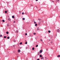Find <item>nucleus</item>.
<instances>
[{"label":"nucleus","instance_id":"1","mask_svg":"<svg viewBox=\"0 0 60 60\" xmlns=\"http://www.w3.org/2000/svg\"><path fill=\"white\" fill-rule=\"evenodd\" d=\"M41 24V22H39L38 23V24L39 25H40Z\"/></svg>","mask_w":60,"mask_h":60},{"label":"nucleus","instance_id":"2","mask_svg":"<svg viewBox=\"0 0 60 60\" xmlns=\"http://www.w3.org/2000/svg\"><path fill=\"white\" fill-rule=\"evenodd\" d=\"M18 52L19 53H20V49H19L18 50Z\"/></svg>","mask_w":60,"mask_h":60},{"label":"nucleus","instance_id":"3","mask_svg":"<svg viewBox=\"0 0 60 60\" xmlns=\"http://www.w3.org/2000/svg\"><path fill=\"white\" fill-rule=\"evenodd\" d=\"M42 52V50H40V53H41Z\"/></svg>","mask_w":60,"mask_h":60},{"label":"nucleus","instance_id":"4","mask_svg":"<svg viewBox=\"0 0 60 60\" xmlns=\"http://www.w3.org/2000/svg\"><path fill=\"white\" fill-rule=\"evenodd\" d=\"M57 32H60V31H59V29H58V30L57 31Z\"/></svg>","mask_w":60,"mask_h":60},{"label":"nucleus","instance_id":"5","mask_svg":"<svg viewBox=\"0 0 60 60\" xmlns=\"http://www.w3.org/2000/svg\"><path fill=\"white\" fill-rule=\"evenodd\" d=\"M57 57H60V55H59L57 56Z\"/></svg>","mask_w":60,"mask_h":60},{"label":"nucleus","instance_id":"6","mask_svg":"<svg viewBox=\"0 0 60 60\" xmlns=\"http://www.w3.org/2000/svg\"><path fill=\"white\" fill-rule=\"evenodd\" d=\"M8 20L9 21H11V19H10V18H8Z\"/></svg>","mask_w":60,"mask_h":60},{"label":"nucleus","instance_id":"7","mask_svg":"<svg viewBox=\"0 0 60 60\" xmlns=\"http://www.w3.org/2000/svg\"><path fill=\"white\" fill-rule=\"evenodd\" d=\"M12 18H13V19L15 17H14V16H12Z\"/></svg>","mask_w":60,"mask_h":60},{"label":"nucleus","instance_id":"8","mask_svg":"<svg viewBox=\"0 0 60 60\" xmlns=\"http://www.w3.org/2000/svg\"><path fill=\"white\" fill-rule=\"evenodd\" d=\"M7 38L8 39H10V37H7Z\"/></svg>","mask_w":60,"mask_h":60},{"label":"nucleus","instance_id":"9","mask_svg":"<svg viewBox=\"0 0 60 60\" xmlns=\"http://www.w3.org/2000/svg\"><path fill=\"white\" fill-rule=\"evenodd\" d=\"M5 13H7V11H5Z\"/></svg>","mask_w":60,"mask_h":60},{"label":"nucleus","instance_id":"10","mask_svg":"<svg viewBox=\"0 0 60 60\" xmlns=\"http://www.w3.org/2000/svg\"><path fill=\"white\" fill-rule=\"evenodd\" d=\"M40 57H42V56H41V55H40Z\"/></svg>","mask_w":60,"mask_h":60},{"label":"nucleus","instance_id":"11","mask_svg":"<svg viewBox=\"0 0 60 60\" xmlns=\"http://www.w3.org/2000/svg\"><path fill=\"white\" fill-rule=\"evenodd\" d=\"M22 44V42H21L20 43V45H21Z\"/></svg>","mask_w":60,"mask_h":60},{"label":"nucleus","instance_id":"12","mask_svg":"<svg viewBox=\"0 0 60 60\" xmlns=\"http://www.w3.org/2000/svg\"><path fill=\"white\" fill-rule=\"evenodd\" d=\"M6 34H9V32H6Z\"/></svg>","mask_w":60,"mask_h":60},{"label":"nucleus","instance_id":"13","mask_svg":"<svg viewBox=\"0 0 60 60\" xmlns=\"http://www.w3.org/2000/svg\"><path fill=\"white\" fill-rule=\"evenodd\" d=\"M38 20L40 21V20H41V19H38Z\"/></svg>","mask_w":60,"mask_h":60},{"label":"nucleus","instance_id":"14","mask_svg":"<svg viewBox=\"0 0 60 60\" xmlns=\"http://www.w3.org/2000/svg\"><path fill=\"white\" fill-rule=\"evenodd\" d=\"M4 38H6V36H4Z\"/></svg>","mask_w":60,"mask_h":60},{"label":"nucleus","instance_id":"15","mask_svg":"<svg viewBox=\"0 0 60 60\" xmlns=\"http://www.w3.org/2000/svg\"><path fill=\"white\" fill-rule=\"evenodd\" d=\"M37 26V24H36L35 25V26Z\"/></svg>","mask_w":60,"mask_h":60},{"label":"nucleus","instance_id":"16","mask_svg":"<svg viewBox=\"0 0 60 60\" xmlns=\"http://www.w3.org/2000/svg\"><path fill=\"white\" fill-rule=\"evenodd\" d=\"M16 32L17 33H18V30H16Z\"/></svg>","mask_w":60,"mask_h":60},{"label":"nucleus","instance_id":"17","mask_svg":"<svg viewBox=\"0 0 60 60\" xmlns=\"http://www.w3.org/2000/svg\"><path fill=\"white\" fill-rule=\"evenodd\" d=\"M14 42H16V40H14Z\"/></svg>","mask_w":60,"mask_h":60},{"label":"nucleus","instance_id":"18","mask_svg":"<svg viewBox=\"0 0 60 60\" xmlns=\"http://www.w3.org/2000/svg\"><path fill=\"white\" fill-rule=\"evenodd\" d=\"M34 48H32V50H34Z\"/></svg>","mask_w":60,"mask_h":60},{"label":"nucleus","instance_id":"19","mask_svg":"<svg viewBox=\"0 0 60 60\" xmlns=\"http://www.w3.org/2000/svg\"><path fill=\"white\" fill-rule=\"evenodd\" d=\"M23 20H25V19L24 18H22Z\"/></svg>","mask_w":60,"mask_h":60},{"label":"nucleus","instance_id":"20","mask_svg":"<svg viewBox=\"0 0 60 60\" xmlns=\"http://www.w3.org/2000/svg\"><path fill=\"white\" fill-rule=\"evenodd\" d=\"M2 21L3 22H4V20H3Z\"/></svg>","mask_w":60,"mask_h":60},{"label":"nucleus","instance_id":"21","mask_svg":"<svg viewBox=\"0 0 60 60\" xmlns=\"http://www.w3.org/2000/svg\"><path fill=\"white\" fill-rule=\"evenodd\" d=\"M41 59H44V58H43V57H42V58H41Z\"/></svg>","mask_w":60,"mask_h":60},{"label":"nucleus","instance_id":"22","mask_svg":"<svg viewBox=\"0 0 60 60\" xmlns=\"http://www.w3.org/2000/svg\"><path fill=\"white\" fill-rule=\"evenodd\" d=\"M48 32H49V33H50V30H49V31H48Z\"/></svg>","mask_w":60,"mask_h":60},{"label":"nucleus","instance_id":"23","mask_svg":"<svg viewBox=\"0 0 60 60\" xmlns=\"http://www.w3.org/2000/svg\"><path fill=\"white\" fill-rule=\"evenodd\" d=\"M38 45H36V47H38Z\"/></svg>","mask_w":60,"mask_h":60},{"label":"nucleus","instance_id":"24","mask_svg":"<svg viewBox=\"0 0 60 60\" xmlns=\"http://www.w3.org/2000/svg\"><path fill=\"white\" fill-rule=\"evenodd\" d=\"M37 30H39V28H37Z\"/></svg>","mask_w":60,"mask_h":60},{"label":"nucleus","instance_id":"25","mask_svg":"<svg viewBox=\"0 0 60 60\" xmlns=\"http://www.w3.org/2000/svg\"><path fill=\"white\" fill-rule=\"evenodd\" d=\"M27 33H26V34H25V35H27Z\"/></svg>","mask_w":60,"mask_h":60},{"label":"nucleus","instance_id":"26","mask_svg":"<svg viewBox=\"0 0 60 60\" xmlns=\"http://www.w3.org/2000/svg\"><path fill=\"white\" fill-rule=\"evenodd\" d=\"M0 37H2V35H0Z\"/></svg>","mask_w":60,"mask_h":60},{"label":"nucleus","instance_id":"27","mask_svg":"<svg viewBox=\"0 0 60 60\" xmlns=\"http://www.w3.org/2000/svg\"><path fill=\"white\" fill-rule=\"evenodd\" d=\"M34 35L36 34V33H34Z\"/></svg>","mask_w":60,"mask_h":60},{"label":"nucleus","instance_id":"28","mask_svg":"<svg viewBox=\"0 0 60 60\" xmlns=\"http://www.w3.org/2000/svg\"><path fill=\"white\" fill-rule=\"evenodd\" d=\"M40 40L41 41H42V40L41 39Z\"/></svg>","mask_w":60,"mask_h":60},{"label":"nucleus","instance_id":"29","mask_svg":"<svg viewBox=\"0 0 60 60\" xmlns=\"http://www.w3.org/2000/svg\"><path fill=\"white\" fill-rule=\"evenodd\" d=\"M27 42H26V43H25V44H27Z\"/></svg>","mask_w":60,"mask_h":60},{"label":"nucleus","instance_id":"30","mask_svg":"<svg viewBox=\"0 0 60 60\" xmlns=\"http://www.w3.org/2000/svg\"><path fill=\"white\" fill-rule=\"evenodd\" d=\"M24 12H22V15H23V14H24Z\"/></svg>","mask_w":60,"mask_h":60},{"label":"nucleus","instance_id":"31","mask_svg":"<svg viewBox=\"0 0 60 60\" xmlns=\"http://www.w3.org/2000/svg\"><path fill=\"white\" fill-rule=\"evenodd\" d=\"M34 24H36V22H34Z\"/></svg>","mask_w":60,"mask_h":60},{"label":"nucleus","instance_id":"32","mask_svg":"<svg viewBox=\"0 0 60 60\" xmlns=\"http://www.w3.org/2000/svg\"><path fill=\"white\" fill-rule=\"evenodd\" d=\"M57 1H58V2H59V0H57Z\"/></svg>","mask_w":60,"mask_h":60},{"label":"nucleus","instance_id":"33","mask_svg":"<svg viewBox=\"0 0 60 60\" xmlns=\"http://www.w3.org/2000/svg\"><path fill=\"white\" fill-rule=\"evenodd\" d=\"M37 60H40V59H37Z\"/></svg>","mask_w":60,"mask_h":60},{"label":"nucleus","instance_id":"34","mask_svg":"<svg viewBox=\"0 0 60 60\" xmlns=\"http://www.w3.org/2000/svg\"><path fill=\"white\" fill-rule=\"evenodd\" d=\"M38 0H36V1H38Z\"/></svg>","mask_w":60,"mask_h":60},{"label":"nucleus","instance_id":"35","mask_svg":"<svg viewBox=\"0 0 60 60\" xmlns=\"http://www.w3.org/2000/svg\"><path fill=\"white\" fill-rule=\"evenodd\" d=\"M45 58H46V57H45Z\"/></svg>","mask_w":60,"mask_h":60},{"label":"nucleus","instance_id":"36","mask_svg":"<svg viewBox=\"0 0 60 60\" xmlns=\"http://www.w3.org/2000/svg\"><path fill=\"white\" fill-rule=\"evenodd\" d=\"M15 22L14 21V23H15Z\"/></svg>","mask_w":60,"mask_h":60},{"label":"nucleus","instance_id":"37","mask_svg":"<svg viewBox=\"0 0 60 60\" xmlns=\"http://www.w3.org/2000/svg\"><path fill=\"white\" fill-rule=\"evenodd\" d=\"M52 2H54V1H52Z\"/></svg>","mask_w":60,"mask_h":60},{"label":"nucleus","instance_id":"38","mask_svg":"<svg viewBox=\"0 0 60 60\" xmlns=\"http://www.w3.org/2000/svg\"><path fill=\"white\" fill-rule=\"evenodd\" d=\"M50 39H49V41H50Z\"/></svg>","mask_w":60,"mask_h":60}]
</instances>
